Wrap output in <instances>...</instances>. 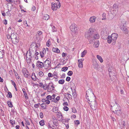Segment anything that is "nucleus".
I'll use <instances>...</instances> for the list:
<instances>
[{"label":"nucleus","mask_w":129,"mask_h":129,"mask_svg":"<svg viewBox=\"0 0 129 129\" xmlns=\"http://www.w3.org/2000/svg\"><path fill=\"white\" fill-rule=\"evenodd\" d=\"M86 98L92 109L96 110L97 108V104L95 100L94 95L91 89H88L86 92Z\"/></svg>","instance_id":"obj_1"},{"label":"nucleus","mask_w":129,"mask_h":129,"mask_svg":"<svg viewBox=\"0 0 129 129\" xmlns=\"http://www.w3.org/2000/svg\"><path fill=\"white\" fill-rule=\"evenodd\" d=\"M111 106L112 107L111 109L113 110V112L114 114L119 116L121 115V108L117 103H115L114 105L112 104Z\"/></svg>","instance_id":"obj_2"},{"label":"nucleus","mask_w":129,"mask_h":129,"mask_svg":"<svg viewBox=\"0 0 129 129\" xmlns=\"http://www.w3.org/2000/svg\"><path fill=\"white\" fill-rule=\"evenodd\" d=\"M118 37V35L116 33L112 34L111 36H108L107 38V42L108 43H110L112 42V44L113 45H114Z\"/></svg>","instance_id":"obj_3"},{"label":"nucleus","mask_w":129,"mask_h":129,"mask_svg":"<svg viewBox=\"0 0 129 129\" xmlns=\"http://www.w3.org/2000/svg\"><path fill=\"white\" fill-rule=\"evenodd\" d=\"M94 29L92 28H89L86 34L85 37L88 39H89L90 38H92L94 35Z\"/></svg>","instance_id":"obj_4"},{"label":"nucleus","mask_w":129,"mask_h":129,"mask_svg":"<svg viewBox=\"0 0 129 129\" xmlns=\"http://www.w3.org/2000/svg\"><path fill=\"white\" fill-rule=\"evenodd\" d=\"M17 35L15 33H13L11 35L12 42L14 44H16L19 42V38L17 37Z\"/></svg>","instance_id":"obj_5"},{"label":"nucleus","mask_w":129,"mask_h":129,"mask_svg":"<svg viewBox=\"0 0 129 129\" xmlns=\"http://www.w3.org/2000/svg\"><path fill=\"white\" fill-rule=\"evenodd\" d=\"M51 61L49 58L47 59L43 63L44 67L46 69H48L49 67H50L51 65L50 64Z\"/></svg>","instance_id":"obj_6"},{"label":"nucleus","mask_w":129,"mask_h":129,"mask_svg":"<svg viewBox=\"0 0 129 129\" xmlns=\"http://www.w3.org/2000/svg\"><path fill=\"white\" fill-rule=\"evenodd\" d=\"M58 5L57 3H54L53 4L52 3V4L51 9L53 10H56L57 8H60L61 4L59 2H58Z\"/></svg>","instance_id":"obj_7"},{"label":"nucleus","mask_w":129,"mask_h":129,"mask_svg":"<svg viewBox=\"0 0 129 129\" xmlns=\"http://www.w3.org/2000/svg\"><path fill=\"white\" fill-rule=\"evenodd\" d=\"M77 25L75 24H72L70 26V28L71 30L73 32L75 33L77 30Z\"/></svg>","instance_id":"obj_8"},{"label":"nucleus","mask_w":129,"mask_h":129,"mask_svg":"<svg viewBox=\"0 0 129 129\" xmlns=\"http://www.w3.org/2000/svg\"><path fill=\"white\" fill-rule=\"evenodd\" d=\"M101 35L103 39H107L108 37H107V36L108 34L106 30H104L102 31L101 32Z\"/></svg>","instance_id":"obj_9"},{"label":"nucleus","mask_w":129,"mask_h":129,"mask_svg":"<svg viewBox=\"0 0 129 129\" xmlns=\"http://www.w3.org/2000/svg\"><path fill=\"white\" fill-rule=\"evenodd\" d=\"M93 68L94 69L98 71H101L100 69V67L98 63L96 61H93Z\"/></svg>","instance_id":"obj_10"},{"label":"nucleus","mask_w":129,"mask_h":129,"mask_svg":"<svg viewBox=\"0 0 129 129\" xmlns=\"http://www.w3.org/2000/svg\"><path fill=\"white\" fill-rule=\"evenodd\" d=\"M109 74V76L111 80H113L115 79L116 78V72L115 71H113V72L110 73Z\"/></svg>","instance_id":"obj_11"},{"label":"nucleus","mask_w":129,"mask_h":129,"mask_svg":"<svg viewBox=\"0 0 129 129\" xmlns=\"http://www.w3.org/2000/svg\"><path fill=\"white\" fill-rule=\"evenodd\" d=\"M84 60L83 58L78 59V66L80 68H82L83 67V61Z\"/></svg>","instance_id":"obj_12"},{"label":"nucleus","mask_w":129,"mask_h":129,"mask_svg":"<svg viewBox=\"0 0 129 129\" xmlns=\"http://www.w3.org/2000/svg\"><path fill=\"white\" fill-rule=\"evenodd\" d=\"M36 66L40 68H42L43 67H44L43 63L40 61H38L36 63Z\"/></svg>","instance_id":"obj_13"},{"label":"nucleus","mask_w":129,"mask_h":129,"mask_svg":"<svg viewBox=\"0 0 129 129\" xmlns=\"http://www.w3.org/2000/svg\"><path fill=\"white\" fill-rule=\"evenodd\" d=\"M96 17L95 16H92L90 18L89 21L91 23H93L95 21V20L96 19Z\"/></svg>","instance_id":"obj_14"},{"label":"nucleus","mask_w":129,"mask_h":129,"mask_svg":"<svg viewBox=\"0 0 129 129\" xmlns=\"http://www.w3.org/2000/svg\"><path fill=\"white\" fill-rule=\"evenodd\" d=\"M113 9H114L113 11L115 10V13L114 12L113 13L115 14L117 12L118 9L117 6L116 4H114L113 5Z\"/></svg>","instance_id":"obj_15"},{"label":"nucleus","mask_w":129,"mask_h":129,"mask_svg":"<svg viewBox=\"0 0 129 129\" xmlns=\"http://www.w3.org/2000/svg\"><path fill=\"white\" fill-rule=\"evenodd\" d=\"M121 29L124 33L125 34L127 33L128 32V30L124 26L121 28Z\"/></svg>","instance_id":"obj_16"},{"label":"nucleus","mask_w":129,"mask_h":129,"mask_svg":"<svg viewBox=\"0 0 129 129\" xmlns=\"http://www.w3.org/2000/svg\"><path fill=\"white\" fill-rule=\"evenodd\" d=\"M52 51L54 52L57 53H59L60 52L59 50L57 48H53Z\"/></svg>","instance_id":"obj_17"},{"label":"nucleus","mask_w":129,"mask_h":129,"mask_svg":"<svg viewBox=\"0 0 129 129\" xmlns=\"http://www.w3.org/2000/svg\"><path fill=\"white\" fill-rule=\"evenodd\" d=\"M99 45V41H96L95 42L93 45L94 47L95 48L98 47Z\"/></svg>","instance_id":"obj_18"},{"label":"nucleus","mask_w":129,"mask_h":129,"mask_svg":"<svg viewBox=\"0 0 129 129\" xmlns=\"http://www.w3.org/2000/svg\"><path fill=\"white\" fill-rule=\"evenodd\" d=\"M110 117L111 118V119L112 121H116V119H115V118L114 117H115V116L113 114H111Z\"/></svg>","instance_id":"obj_19"},{"label":"nucleus","mask_w":129,"mask_h":129,"mask_svg":"<svg viewBox=\"0 0 129 129\" xmlns=\"http://www.w3.org/2000/svg\"><path fill=\"white\" fill-rule=\"evenodd\" d=\"M97 58L101 62H102L103 61V60L102 57L99 55H97L96 56Z\"/></svg>","instance_id":"obj_20"},{"label":"nucleus","mask_w":129,"mask_h":129,"mask_svg":"<svg viewBox=\"0 0 129 129\" xmlns=\"http://www.w3.org/2000/svg\"><path fill=\"white\" fill-rule=\"evenodd\" d=\"M49 18V16L47 14H45L43 18V19L47 20H48Z\"/></svg>","instance_id":"obj_21"},{"label":"nucleus","mask_w":129,"mask_h":129,"mask_svg":"<svg viewBox=\"0 0 129 129\" xmlns=\"http://www.w3.org/2000/svg\"><path fill=\"white\" fill-rule=\"evenodd\" d=\"M99 38V34H96L94 36H93L92 38V39H97Z\"/></svg>","instance_id":"obj_22"},{"label":"nucleus","mask_w":129,"mask_h":129,"mask_svg":"<svg viewBox=\"0 0 129 129\" xmlns=\"http://www.w3.org/2000/svg\"><path fill=\"white\" fill-rule=\"evenodd\" d=\"M87 53L86 50H84L81 53V57H83Z\"/></svg>","instance_id":"obj_23"},{"label":"nucleus","mask_w":129,"mask_h":129,"mask_svg":"<svg viewBox=\"0 0 129 129\" xmlns=\"http://www.w3.org/2000/svg\"><path fill=\"white\" fill-rule=\"evenodd\" d=\"M53 111L55 113H57L58 112V109L57 107H54L53 108Z\"/></svg>","instance_id":"obj_24"},{"label":"nucleus","mask_w":129,"mask_h":129,"mask_svg":"<svg viewBox=\"0 0 129 129\" xmlns=\"http://www.w3.org/2000/svg\"><path fill=\"white\" fill-rule=\"evenodd\" d=\"M31 51H29V54H28L27 53H26V56L27 58H28V59H30L31 58Z\"/></svg>","instance_id":"obj_25"},{"label":"nucleus","mask_w":129,"mask_h":129,"mask_svg":"<svg viewBox=\"0 0 129 129\" xmlns=\"http://www.w3.org/2000/svg\"><path fill=\"white\" fill-rule=\"evenodd\" d=\"M53 85V84L52 83H50L48 85H47L46 87H45V88H44V89L45 90H46L47 88H48V87H50L52 86V85Z\"/></svg>","instance_id":"obj_26"},{"label":"nucleus","mask_w":129,"mask_h":129,"mask_svg":"<svg viewBox=\"0 0 129 129\" xmlns=\"http://www.w3.org/2000/svg\"><path fill=\"white\" fill-rule=\"evenodd\" d=\"M4 55V52H3L0 51V59L3 58Z\"/></svg>","instance_id":"obj_27"},{"label":"nucleus","mask_w":129,"mask_h":129,"mask_svg":"<svg viewBox=\"0 0 129 129\" xmlns=\"http://www.w3.org/2000/svg\"><path fill=\"white\" fill-rule=\"evenodd\" d=\"M45 121L44 120H42L39 122L40 125L41 126H43L44 124Z\"/></svg>","instance_id":"obj_28"},{"label":"nucleus","mask_w":129,"mask_h":129,"mask_svg":"<svg viewBox=\"0 0 129 129\" xmlns=\"http://www.w3.org/2000/svg\"><path fill=\"white\" fill-rule=\"evenodd\" d=\"M64 82V80L63 79L59 80L58 81V83L59 84H63Z\"/></svg>","instance_id":"obj_29"},{"label":"nucleus","mask_w":129,"mask_h":129,"mask_svg":"<svg viewBox=\"0 0 129 129\" xmlns=\"http://www.w3.org/2000/svg\"><path fill=\"white\" fill-rule=\"evenodd\" d=\"M7 104L10 107L12 108V107L13 105L11 102L9 101H8L7 102Z\"/></svg>","instance_id":"obj_30"},{"label":"nucleus","mask_w":129,"mask_h":129,"mask_svg":"<svg viewBox=\"0 0 129 129\" xmlns=\"http://www.w3.org/2000/svg\"><path fill=\"white\" fill-rule=\"evenodd\" d=\"M68 68L67 67H65L62 68L61 70L62 71L66 72L68 69Z\"/></svg>","instance_id":"obj_31"},{"label":"nucleus","mask_w":129,"mask_h":129,"mask_svg":"<svg viewBox=\"0 0 129 129\" xmlns=\"http://www.w3.org/2000/svg\"><path fill=\"white\" fill-rule=\"evenodd\" d=\"M10 122L13 126H14V124L15 123V121L13 120H10Z\"/></svg>","instance_id":"obj_32"},{"label":"nucleus","mask_w":129,"mask_h":129,"mask_svg":"<svg viewBox=\"0 0 129 129\" xmlns=\"http://www.w3.org/2000/svg\"><path fill=\"white\" fill-rule=\"evenodd\" d=\"M114 70L113 69V68L112 67H110L108 69V71L109 72V73H110L111 72H113V71H114Z\"/></svg>","instance_id":"obj_33"},{"label":"nucleus","mask_w":129,"mask_h":129,"mask_svg":"<svg viewBox=\"0 0 129 129\" xmlns=\"http://www.w3.org/2000/svg\"><path fill=\"white\" fill-rule=\"evenodd\" d=\"M41 105H43L41 106V107L43 109H46V103H43Z\"/></svg>","instance_id":"obj_34"},{"label":"nucleus","mask_w":129,"mask_h":129,"mask_svg":"<svg viewBox=\"0 0 129 129\" xmlns=\"http://www.w3.org/2000/svg\"><path fill=\"white\" fill-rule=\"evenodd\" d=\"M23 94L26 99H28L27 94L26 91H23Z\"/></svg>","instance_id":"obj_35"},{"label":"nucleus","mask_w":129,"mask_h":129,"mask_svg":"<svg viewBox=\"0 0 129 129\" xmlns=\"http://www.w3.org/2000/svg\"><path fill=\"white\" fill-rule=\"evenodd\" d=\"M57 117H58V120L60 121V120H62V116H59V115H57Z\"/></svg>","instance_id":"obj_36"},{"label":"nucleus","mask_w":129,"mask_h":129,"mask_svg":"<svg viewBox=\"0 0 129 129\" xmlns=\"http://www.w3.org/2000/svg\"><path fill=\"white\" fill-rule=\"evenodd\" d=\"M40 77L44 75L43 73L41 71H40L38 73Z\"/></svg>","instance_id":"obj_37"},{"label":"nucleus","mask_w":129,"mask_h":129,"mask_svg":"<svg viewBox=\"0 0 129 129\" xmlns=\"http://www.w3.org/2000/svg\"><path fill=\"white\" fill-rule=\"evenodd\" d=\"M33 74L35 75V73H34L32 74L31 78L34 81H35L36 80V78L35 77V76L33 75Z\"/></svg>","instance_id":"obj_38"},{"label":"nucleus","mask_w":129,"mask_h":129,"mask_svg":"<svg viewBox=\"0 0 129 129\" xmlns=\"http://www.w3.org/2000/svg\"><path fill=\"white\" fill-rule=\"evenodd\" d=\"M73 72L71 71H69L68 73V75L69 76H71L73 74Z\"/></svg>","instance_id":"obj_39"},{"label":"nucleus","mask_w":129,"mask_h":129,"mask_svg":"<svg viewBox=\"0 0 129 129\" xmlns=\"http://www.w3.org/2000/svg\"><path fill=\"white\" fill-rule=\"evenodd\" d=\"M106 14L104 13H103L102 14V17H103V18H102V20H104L106 19Z\"/></svg>","instance_id":"obj_40"},{"label":"nucleus","mask_w":129,"mask_h":129,"mask_svg":"<svg viewBox=\"0 0 129 129\" xmlns=\"http://www.w3.org/2000/svg\"><path fill=\"white\" fill-rule=\"evenodd\" d=\"M69 94L68 93H64V96H65L64 98V99H67V100H68V98H67V97H68V94Z\"/></svg>","instance_id":"obj_41"},{"label":"nucleus","mask_w":129,"mask_h":129,"mask_svg":"<svg viewBox=\"0 0 129 129\" xmlns=\"http://www.w3.org/2000/svg\"><path fill=\"white\" fill-rule=\"evenodd\" d=\"M46 98L47 99H49L50 100H51L52 99V97L50 95H48L46 97Z\"/></svg>","instance_id":"obj_42"},{"label":"nucleus","mask_w":129,"mask_h":129,"mask_svg":"<svg viewBox=\"0 0 129 129\" xmlns=\"http://www.w3.org/2000/svg\"><path fill=\"white\" fill-rule=\"evenodd\" d=\"M52 30L53 32H54V31H56V29L55 28L54 26H53L52 27Z\"/></svg>","instance_id":"obj_43"},{"label":"nucleus","mask_w":129,"mask_h":129,"mask_svg":"<svg viewBox=\"0 0 129 129\" xmlns=\"http://www.w3.org/2000/svg\"><path fill=\"white\" fill-rule=\"evenodd\" d=\"M8 95H9V98H12V94L10 92L8 91Z\"/></svg>","instance_id":"obj_44"},{"label":"nucleus","mask_w":129,"mask_h":129,"mask_svg":"<svg viewBox=\"0 0 129 129\" xmlns=\"http://www.w3.org/2000/svg\"><path fill=\"white\" fill-rule=\"evenodd\" d=\"M63 109L64 111H68L69 110V108L67 106H64L63 107Z\"/></svg>","instance_id":"obj_45"},{"label":"nucleus","mask_w":129,"mask_h":129,"mask_svg":"<svg viewBox=\"0 0 129 129\" xmlns=\"http://www.w3.org/2000/svg\"><path fill=\"white\" fill-rule=\"evenodd\" d=\"M47 88V91L49 92H51L52 90V88L51 87H48V88Z\"/></svg>","instance_id":"obj_46"},{"label":"nucleus","mask_w":129,"mask_h":129,"mask_svg":"<svg viewBox=\"0 0 129 129\" xmlns=\"http://www.w3.org/2000/svg\"><path fill=\"white\" fill-rule=\"evenodd\" d=\"M40 105V103H39L35 104L34 105V107L36 108H37L39 107Z\"/></svg>","instance_id":"obj_47"},{"label":"nucleus","mask_w":129,"mask_h":129,"mask_svg":"<svg viewBox=\"0 0 129 129\" xmlns=\"http://www.w3.org/2000/svg\"><path fill=\"white\" fill-rule=\"evenodd\" d=\"M7 14V15L9 17H10L11 15V14L10 13L9 11H7L6 13Z\"/></svg>","instance_id":"obj_48"},{"label":"nucleus","mask_w":129,"mask_h":129,"mask_svg":"<svg viewBox=\"0 0 129 129\" xmlns=\"http://www.w3.org/2000/svg\"><path fill=\"white\" fill-rule=\"evenodd\" d=\"M72 112L74 113H76L77 112V111L75 108H72Z\"/></svg>","instance_id":"obj_49"},{"label":"nucleus","mask_w":129,"mask_h":129,"mask_svg":"<svg viewBox=\"0 0 129 129\" xmlns=\"http://www.w3.org/2000/svg\"><path fill=\"white\" fill-rule=\"evenodd\" d=\"M40 116L41 118H42L43 117V114L42 112H40Z\"/></svg>","instance_id":"obj_50"},{"label":"nucleus","mask_w":129,"mask_h":129,"mask_svg":"<svg viewBox=\"0 0 129 129\" xmlns=\"http://www.w3.org/2000/svg\"><path fill=\"white\" fill-rule=\"evenodd\" d=\"M40 54L41 57H44V54H43L42 52H40Z\"/></svg>","instance_id":"obj_51"},{"label":"nucleus","mask_w":129,"mask_h":129,"mask_svg":"<svg viewBox=\"0 0 129 129\" xmlns=\"http://www.w3.org/2000/svg\"><path fill=\"white\" fill-rule=\"evenodd\" d=\"M71 78L70 77H67V78L66 79V81L69 82L70 81V80Z\"/></svg>","instance_id":"obj_52"},{"label":"nucleus","mask_w":129,"mask_h":129,"mask_svg":"<svg viewBox=\"0 0 129 129\" xmlns=\"http://www.w3.org/2000/svg\"><path fill=\"white\" fill-rule=\"evenodd\" d=\"M11 82L12 84L13 85L14 87H15V86H16V85L14 82L12 80H11Z\"/></svg>","instance_id":"obj_53"},{"label":"nucleus","mask_w":129,"mask_h":129,"mask_svg":"<svg viewBox=\"0 0 129 129\" xmlns=\"http://www.w3.org/2000/svg\"><path fill=\"white\" fill-rule=\"evenodd\" d=\"M46 104H49L50 103V101L48 100V99H47L46 100Z\"/></svg>","instance_id":"obj_54"},{"label":"nucleus","mask_w":129,"mask_h":129,"mask_svg":"<svg viewBox=\"0 0 129 129\" xmlns=\"http://www.w3.org/2000/svg\"><path fill=\"white\" fill-rule=\"evenodd\" d=\"M31 10L33 11H34L36 9V8L34 6H33L31 8Z\"/></svg>","instance_id":"obj_55"},{"label":"nucleus","mask_w":129,"mask_h":129,"mask_svg":"<svg viewBox=\"0 0 129 129\" xmlns=\"http://www.w3.org/2000/svg\"><path fill=\"white\" fill-rule=\"evenodd\" d=\"M48 76L49 77H52L53 76V75L50 73H49L48 74Z\"/></svg>","instance_id":"obj_56"},{"label":"nucleus","mask_w":129,"mask_h":129,"mask_svg":"<svg viewBox=\"0 0 129 129\" xmlns=\"http://www.w3.org/2000/svg\"><path fill=\"white\" fill-rule=\"evenodd\" d=\"M75 122V124H80V122L79 120H76Z\"/></svg>","instance_id":"obj_57"},{"label":"nucleus","mask_w":129,"mask_h":129,"mask_svg":"<svg viewBox=\"0 0 129 129\" xmlns=\"http://www.w3.org/2000/svg\"><path fill=\"white\" fill-rule=\"evenodd\" d=\"M42 52V53L44 54H46V49H44L43 50V51Z\"/></svg>","instance_id":"obj_58"},{"label":"nucleus","mask_w":129,"mask_h":129,"mask_svg":"<svg viewBox=\"0 0 129 129\" xmlns=\"http://www.w3.org/2000/svg\"><path fill=\"white\" fill-rule=\"evenodd\" d=\"M50 41H49V40L48 41L47 43V45L48 46H49L50 45V44L49 43H50Z\"/></svg>","instance_id":"obj_59"},{"label":"nucleus","mask_w":129,"mask_h":129,"mask_svg":"<svg viewBox=\"0 0 129 129\" xmlns=\"http://www.w3.org/2000/svg\"><path fill=\"white\" fill-rule=\"evenodd\" d=\"M57 113L58 114H57V115H59V116H62L61 113L60 112H58Z\"/></svg>","instance_id":"obj_60"},{"label":"nucleus","mask_w":129,"mask_h":129,"mask_svg":"<svg viewBox=\"0 0 129 129\" xmlns=\"http://www.w3.org/2000/svg\"><path fill=\"white\" fill-rule=\"evenodd\" d=\"M38 35H41L42 34V32L41 31H39L37 32Z\"/></svg>","instance_id":"obj_61"},{"label":"nucleus","mask_w":129,"mask_h":129,"mask_svg":"<svg viewBox=\"0 0 129 129\" xmlns=\"http://www.w3.org/2000/svg\"><path fill=\"white\" fill-rule=\"evenodd\" d=\"M68 97L69 98V99H72V96L69 94L68 96Z\"/></svg>","instance_id":"obj_62"},{"label":"nucleus","mask_w":129,"mask_h":129,"mask_svg":"<svg viewBox=\"0 0 129 129\" xmlns=\"http://www.w3.org/2000/svg\"><path fill=\"white\" fill-rule=\"evenodd\" d=\"M62 56L63 57H64L67 54L66 53H64L63 52L62 53Z\"/></svg>","instance_id":"obj_63"},{"label":"nucleus","mask_w":129,"mask_h":129,"mask_svg":"<svg viewBox=\"0 0 129 129\" xmlns=\"http://www.w3.org/2000/svg\"><path fill=\"white\" fill-rule=\"evenodd\" d=\"M14 70V72L15 76L16 77L18 75V74H17V73L15 71V70Z\"/></svg>","instance_id":"obj_64"}]
</instances>
